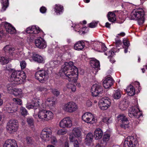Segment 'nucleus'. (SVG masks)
<instances>
[{
  "instance_id": "obj_1",
  "label": "nucleus",
  "mask_w": 147,
  "mask_h": 147,
  "mask_svg": "<svg viewBox=\"0 0 147 147\" xmlns=\"http://www.w3.org/2000/svg\"><path fill=\"white\" fill-rule=\"evenodd\" d=\"M74 63L69 61L65 63L60 71L61 76H65L69 81L76 82L78 77V70L77 68L74 65Z\"/></svg>"
},
{
  "instance_id": "obj_2",
  "label": "nucleus",
  "mask_w": 147,
  "mask_h": 147,
  "mask_svg": "<svg viewBox=\"0 0 147 147\" xmlns=\"http://www.w3.org/2000/svg\"><path fill=\"white\" fill-rule=\"evenodd\" d=\"M26 77L24 71H14L11 75L9 80L12 82H13V83L15 84H19L25 81Z\"/></svg>"
},
{
  "instance_id": "obj_3",
  "label": "nucleus",
  "mask_w": 147,
  "mask_h": 147,
  "mask_svg": "<svg viewBox=\"0 0 147 147\" xmlns=\"http://www.w3.org/2000/svg\"><path fill=\"white\" fill-rule=\"evenodd\" d=\"M144 14L145 13L143 9L141 8H138L131 12V20H137L139 25H141L144 22Z\"/></svg>"
},
{
  "instance_id": "obj_4",
  "label": "nucleus",
  "mask_w": 147,
  "mask_h": 147,
  "mask_svg": "<svg viewBox=\"0 0 147 147\" xmlns=\"http://www.w3.org/2000/svg\"><path fill=\"white\" fill-rule=\"evenodd\" d=\"M45 109L40 107L39 111L38 113L39 118L46 121L53 119L54 117L53 113L50 111L46 110Z\"/></svg>"
},
{
  "instance_id": "obj_5",
  "label": "nucleus",
  "mask_w": 147,
  "mask_h": 147,
  "mask_svg": "<svg viewBox=\"0 0 147 147\" xmlns=\"http://www.w3.org/2000/svg\"><path fill=\"white\" fill-rule=\"evenodd\" d=\"M49 71L44 69L37 71L35 74V78L42 82L47 80L49 78Z\"/></svg>"
},
{
  "instance_id": "obj_6",
  "label": "nucleus",
  "mask_w": 147,
  "mask_h": 147,
  "mask_svg": "<svg viewBox=\"0 0 147 147\" xmlns=\"http://www.w3.org/2000/svg\"><path fill=\"white\" fill-rule=\"evenodd\" d=\"M138 143L136 136H129L125 140L123 147H136Z\"/></svg>"
},
{
  "instance_id": "obj_7",
  "label": "nucleus",
  "mask_w": 147,
  "mask_h": 147,
  "mask_svg": "<svg viewBox=\"0 0 147 147\" xmlns=\"http://www.w3.org/2000/svg\"><path fill=\"white\" fill-rule=\"evenodd\" d=\"M62 109L65 112L72 113L76 111L78 106L75 102L71 101L64 103L62 106Z\"/></svg>"
},
{
  "instance_id": "obj_8",
  "label": "nucleus",
  "mask_w": 147,
  "mask_h": 147,
  "mask_svg": "<svg viewBox=\"0 0 147 147\" xmlns=\"http://www.w3.org/2000/svg\"><path fill=\"white\" fill-rule=\"evenodd\" d=\"M18 123L17 120H11L7 123L6 129L7 132L10 134L16 131L18 129Z\"/></svg>"
},
{
  "instance_id": "obj_9",
  "label": "nucleus",
  "mask_w": 147,
  "mask_h": 147,
  "mask_svg": "<svg viewBox=\"0 0 147 147\" xmlns=\"http://www.w3.org/2000/svg\"><path fill=\"white\" fill-rule=\"evenodd\" d=\"M82 118L84 122L88 123L93 124L96 122L94 116L91 113L88 112L84 113Z\"/></svg>"
},
{
  "instance_id": "obj_10",
  "label": "nucleus",
  "mask_w": 147,
  "mask_h": 147,
  "mask_svg": "<svg viewBox=\"0 0 147 147\" xmlns=\"http://www.w3.org/2000/svg\"><path fill=\"white\" fill-rule=\"evenodd\" d=\"M111 100L108 97H105L101 99L98 102L99 108L102 110H105L110 106Z\"/></svg>"
},
{
  "instance_id": "obj_11",
  "label": "nucleus",
  "mask_w": 147,
  "mask_h": 147,
  "mask_svg": "<svg viewBox=\"0 0 147 147\" xmlns=\"http://www.w3.org/2000/svg\"><path fill=\"white\" fill-rule=\"evenodd\" d=\"M128 115L129 117H134L136 118H139L142 115V113L137 107H133L129 108Z\"/></svg>"
},
{
  "instance_id": "obj_12",
  "label": "nucleus",
  "mask_w": 147,
  "mask_h": 147,
  "mask_svg": "<svg viewBox=\"0 0 147 147\" xmlns=\"http://www.w3.org/2000/svg\"><path fill=\"white\" fill-rule=\"evenodd\" d=\"M52 130L50 128H46L41 131L40 137L44 141H49L52 134Z\"/></svg>"
},
{
  "instance_id": "obj_13",
  "label": "nucleus",
  "mask_w": 147,
  "mask_h": 147,
  "mask_svg": "<svg viewBox=\"0 0 147 147\" xmlns=\"http://www.w3.org/2000/svg\"><path fill=\"white\" fill-rule=\"evenodd\" d=\"M72 125V122L69 117L64 118L61 120L59 123V126L61 128H70Z\"/></svg>"
},
{
  "instance_id": "obj_14",
  "label": "nucleus",
  "mask_w": 147,
  "mask_h": 147,
  "mask_svg": "<svg viewBox=\"0 0 147 147\" xmlns=\"http://www.w3.org/2000/svg\"><path fill=\"white\" fill-rule=\"evenodd\" d=\"M91 91L93 96H96L102 93L103 88L99 84H95L92 86Z\"/></svg>"
},
{
  "instance_id": "obj_15",
  "label": "nucleus",
  "mask_w": 147,
  "mask_h": 147,
  "mask_svg": "<svg viewBox=\"0 0 147 147\" xmlns=\"http://www.w3.org/2000/svg\"><path fill=\"white\" fill-rule=\"evenodd\" d=\"M55 105V102L52 98H48L46 100H42V102L40 107L44 109H46L48 107L50 109H53Z\"/></svg>"
},
{
  "instance_id": "obj_16",
  "label": "nucleus",
  "mask_w": 147,
  "mask_h": 147,
  "mask_svg": "<svg viewBox=\"0 0 147 147\" xmlns=\"http://www.w3.org/2000/svg\"><path fill=\"white\" fill-rule=\"evenodd\" d=\"M35 45L36 47L40 49H44L47 46L46 42L40 37L35 40Z\"/></svg>"
},
{
  "instance_id": "obj_17",
  "label": "nucleus",
  "mask_w": 147,
  "mask_h": 147,
  "mask_svg": "<svg viewBox=\"0 0 147 147\" xmlns=\"http://www.w3.org/2000/svg\"><path fill=\"white\" fill-rule=\"evenodd\" d=\"M114 81L111 76L106 77L103 82V86L105 88H108L111 86Z\"/></svg>"
},
{
  "instance_id": "obj_18",
  "label": "nucleus",
  "mask_w": 147,
  "mask_h": 147,
  "mask_svg": "<svg viewBox=\"0 0 147 147\" xmlns=\"http://www.w3.org/2000/svg\"><path fill=\"white\" fill-rule=\"evenodd\" d=\"M4 26L6 30L8 33L11 34H15L16 33V30L14 27L10 24L5 22Z\"/></svg>"
},
{
  "instance_id": "obj_19",
  "label": "nucleus",
  "mask_w": 147,
  "mask_h": 147,
  "mask_svg": "<svg viewBox=\"0 0 147 147\" xmlns=\"http://www.w3.org/2000/svg\"><path fill=\"white\" fill-rule=\"evenodd\" d=\"M3 147H18L17 142L14 139H9L5 142Z\"/></svg>"
},
{
  "instance_id": "obj_20",
  "label": "nucleus",
  "mask_w": 147,
  "mask_h": 147,
  "mask_svg": "<svg viewBox=\"0 0 147 147\" xmlns=\"http://www.w3.org/2000/svg\"><path fill=\"white\" fill-rule=\"evenodd\" d=\"M12 100L13 102V104L15 106L14 107H12L11 112H15L17 111L18 109V106L17 105H21L22 104V100L18 98H14L12 99Z\"/></svg>"
},
{
  "instance_id": "obj_21",
  "label": "nucleus",
  "mask_w": 147,
  "mask_h": 147,
  "mask_svg": "<svg viewBox=\"0 0 147 147\" xmlns=\"http://www.w3.org/2000/svg\"><path fill=\"white\" fill-rule=\"evenodd\" d=\"M90 65L95 69V72L98 71V69H100V65L99 61L94 58L92 59L90 62Z\"/></svg>"
},
{
  "instance_id": "obj_22",
  "label": "nucleus",
  "mask_w": 147,
  "mask_h": 147,
  "mask_svg": "<svg viewBox=\"0 0 147 147\" xmlns=\"http://www.w3.org/2000/svg\"><path fill=\"white\" fill-rule=\"evenodd\" d=\"M40 32L39 29H38L35 26H32L27 28L26 32L28 34H37Z\"/></svg>"
},
{
  "instance_id": "obj_23",
  "label": "nucleus",
  "mask_w": 147,
  "mask_h": 147,
  "mask_svg": "<svg viewBox=\"0 0 147 147\" xmlns=\"http://www.w3.org/2000/svg\"><path fill=\"white\" fill-rule=\"evenodd\" d=\"M103 136V132L100 128H96L94 132V136L96 140H98L101 138Z\"/></svg>"
},
{
  "instance_id": "obj_24",
  "label": "nucleus",
  "mask_w": 147,
  "mask_h": 147,
  "mask_svg": "<svg viewBox=\"0 0 147 147\" xmlns=\"http://www.w3.org/2000/svg\"><path fill=\"white\" fill-rule=\"evenodd\" d=\"M32 59L35 61L39 63H45V61L43 58L38 54H33L32 57Z\"/></svg>"
},
{
  "instance_id": "obj_25",
  "label": "nucleus",
  "mask_w": 147,
  "mask_h": 147,
  "mask_svg": "<svg viewBox=\"0 0 147 147\" xmlns=\"http://www.w3.org/2000/svg\"><path fill=\"white\" fill-rule=\"evenodd\" d=\"M126 91L129 96H133L135 94V90L134 87L130 85L128 86L126 89Z\"/></svg>"
},
{
  "instance_id": "obj_26",
  "label": "nucleus",
  "mask_w": 147,
  "mask_h": 147,
  "mask_svg": "<svg viewBox=\"0 0 147 147\" xmlns=\"http://www.w3.org/2000/svg\"><path fill=\"white\" fill-rule=\"evenodd\" d=\"M84 47V44L83 42L78 41L75 44L74 48L76 50L80 51L83 49Z\"/></svg>"
},
{
  "instance_id": "obj_27",
  "label": "nucleus",
  "mask_w": 147,
  "mask_h": 147,
  "mask_svg": "<svg viewBox=\"0 0 147 147\" xmlns=\"http://www.w3.org/2000/svg\"><path fill=\"white\" fill-rule=\"evenodd\" d=\"M93 135L91 133H88L86 135V137L85 140V143L88 145L89 146L92 142L93 139Z\"/></svg>"
},
{
  "instance_id": "obj_28",
  "label": "nucleus",
  "mask_w": 147,
  "mask_h": 147,
  "mask_svg": "<svg viewBox=\"0 0 147 147\" xmlns=\"http://www.w3.org/2000/svg\"><path fill=\"white\" fill-rule=\"evenodd\" d=\"M3 50L5 52L8 53L10 55H12V53H15V49L11 47L9 45H7L3 48Z\"/></svg>"
},
{
  "instance_id": "obj_29",
  "label": "nucleus",
  "mask_w": 147,
  "mask_h": 147,
  "mask_svg": "<svg viewBox=\"0 0 147 147\" xmlns=\"http://www.w3.org/2000/svg\"><path fill=\"white\" fill-rule=\"evenodd\" d=\"M55 11L57 15L61 13L63 11V7L62 5L59 4H56L54 8Z\"/></svg>"
},
{
  "instance_id": "obj_30",
  "label": "nucleus",
  "mask_w": 147,
  "mask_h": 147,
  "mask_svg": "<svg viewBox=\"0 0 147 147\" xmlns=\"http://www.w3.org/2000/svg\"><path fill=\"white\" fill-rule=\"evenodd\" d=\"M109 20L111 22H114L116 20V16L114 12H109L107 14Z\"/></svg>"
},
{
  "instance_id": "obj_31",
  "label": "nucleus",
  "mask_w": 147,
  "mask_h": 147,
  "mask_svg": "<svg viewBox=\"0 0 147 147\" xmlns=\"http://www.w3.org/2000/svg\"><path fill=\"white\" fill-rule=\"evenodd\" d=\"M128 107V102L125 100H123L121 101L119 105V108L122 111L126 110Z\"/></svg>"
},
{
  "instance_id": "obj_32",
  "label": "nucleus",
  "mask_w": 147,
  "mask_h": 147,
  "mask_svg": "<svg viewBox=\"0 0 147 147\" xmlns=\"http://www.w3.org/2000/svg\"><path fill=\"white\" fill-rule=\"evenodd\" d=\"M72 133L74 136L77 138L80 137L81 135L80 129L78 128H74L72 130Z\"/></svg>"
},
{
  "instance_id": "obj_33",
  "label": "nucleus",
  "mask_w": 147,
  "mask_h": 147,
  "mask_svg": "<svg viewBox=\"0 0 147 147\" xmlns=\"http://www.w3.org/2000/svg\"><path fill=\"white\" fill-rule=\"evenodd\" d=\"M2 9L1 11H4L9 6L8 0H1Z\"/></svg>"
},
{
  "instance_id": "obj_34",
  "label": "nucleus",
  "mask_w": 147,
  "mask_h": 147,
  "mask_svg": "<svg viewBox=\"0 0 147 147\" xmlns=\"http://www.w3.org/2000/svg\"><path fill=\"white\" fill-rule=\"evenodd\" d=\"M97 47H99L98 51L100 52H105L107 50V48L104 44H98L97 45Z\"/></svg>"
},
{
  "instance_id": "obj_35",
  "label": "nucleus",
  "mask_w": 147,
  "mask_h": 147,
  "mask_svg": "<svg viewBox=\"0 0 147 147\" xmlns=\"http://www.w3.org/2000/svg\"><path fill=\"white\" fill-rule=\"evenodd\" d=\"M112 96L115 99H119L121 96V94L120 91L119 90H115Z\"/></svg>"
},
{
  "instance_id": "obj_36",
  "label": "nucleus",
  "mask_w": 147,
  "mask_h": 147,
  "mask_svg": "<svg viewBox=\"0 0 147 147\" xmlns=\"http://www.w3.org/2000/svg\"><path fill=\"white\" fill-rule=\"evenodd\" d=\"M13 94L15 96H20V97H22L23 96L22 90L20 88H15Z\"/></svg>"
},
{
  "instance_id": "obj_37",
  "label": "nucleus",
  "mask_w": 147,
  "mask_h": 147,
  "mask_svg": "<svg viewBox=\"0 0 147 147\" xmlns=\"http://www.w3.org/2000/svg\"><path fill=\"white\" fill-rule=\"evenodd\" d=\"M13 83H12L8 84L7 86V90L8 92L10 94H13L14 90V87L13 85Z\"/></svg>"
},
{
  "instance_id": "obj_38",
  "label": "nucleus",
  "mask_w": 147,
  "mask_h": 147,
  "mask_svg": "<svg viewBox=\"0 0 147 147\" xmlns=\"http://www.w3.org/2000/svg\"><path fill=\"white\" fill-rule=\"evenodd\" d=\"M110 138V135L108 134H106L103 136V141L105 143V145H103V146H105L106 145L107 142L109 141Z\"/></svg>"
},
{
  "instance_id": "obj_39",
  "label": "nucleus",
  "mask_w": 147,
  "mask_h": 147,
  "mask_svg": "<svg viewBox=\"0 0 147 147\" xmlns=\"http://www.w3.org/2000/svg\"><path fill=\"white\" fill-rule=\"evenodd\" d=\"M67 88L68 89H71L72 92H74L76 90V86L71 84H68L67 85Z\"/></svg>"
},
{
  "instance_id": "obj_40",
  "label": "nucleus",
  "mask_w": 147,
  "mask_h": 147,
  "mask_svg": "<svg viewBox=\"0 0 147 147\" xmlns=\"http://www.w3.org/2000/svg\"><path fill=\"white\" fill-rule=\"evenodd\" d=\"M9 62L8 59L5 58L4 57H0V62L2 65L7 64Z\"/></svg>"
},
{
  "instance_id": "obj_41",
  "label": "nucleus",
  "mask_w": 147,
  "mask_h": 147,
  "mask_svg": "<svg viewBox=\"0 0 147 147\" xmlns=\"http://www.w3.org/2000/svg\"><path fill=\"white\" fill-rule=\"evenodd\" d=\"M26 122L28 125L30 126L34 125V120L32 118L28 117L27 118Z\"/></svg>"
},
{
  "instance_id": "obj_42",
  "label": "nucleus",
  "mask_w": 147,
  "mask_h": 147,
  "mask_svg": "<svg viewBox=\"0 0 147 147\" xmlns=\"http://www.w3.org/2000/svg\"><path fill=\"white\" fill-rule=\"evenodd\" d=\"M20 112L22 115L25 116L28 114L27 111L24 107H21L20 109Z\"/></svg>"
},
{
  "instance_id": "obj_43",
  "label": "nucleus",
  "mask_w": 147,
  "mask_h": 147,
  "mask_svg": "<svg viewBox=\"0 0 147 147\" xmlns=\"http://www.w3.org/2000/svg\"><path fill=\"white\" fill-rule=\"evenodd\" d=\"M67 132V131L66 129H60L57 131V134L59 135H62L66 134Z\"/></svg>"
},
{
  "instance_id": "obj_44",
  "label": "nucleus",
  "mask_w": 147,
  "mask_h": 147,
  "mask_svg": "<svg viewBox=\"0 0 147 147\" xmlns=\"http://www.w3.org/2000/svg\"><path fill=\"white\" fill-rule=\"evenodd\" d=\"M121 127L124 129H126L129 127V123L128 121L123 122L122 124L121 125Z\"/></svg>"
},
{
  "instance_id": "obj_45",
  "label": "nucleus",
  "mask_w": 147,
  "mask_h": 147,
  "mask_svg": "<svg viewBox=\"0 0 147 147\" xmlns=\"http://www.w3.org/2000/svg\"><path fill=\"white\" fill-rule=\"evenodd\" d=\"M117 118H119V119L120 120L123 122L128 121L127 119L123 114H120L117 117Z\"/></svg>"
},
{
  "instance_id": "obj_46",
  "label": "nucleus",
  "mask_w": 147,
  "mask_h": 147,
  "mask_svg": "<svg viewBox=\"0 0 147 147\" xmlns=\"http://www.w3.org/2000/svg\"><path fill=\"white\" fill-rule=\"evenodd\" d=\"M98 22H96L93 21L89 24V27L91 28H94L96 27L97 25Z\"/></svg>"
},
{
  "instance_id": "obj_47",
  "label": "nucleus",
  "mask_w": 147,
  "mask_h": 147,
  "mask_svg": "<svg viewBox=\"0 0 147 147\" xmlns=\"http://www.w3.org/2000/svg\"><path fill=\"white\" fill-rule=\"evenodd\" d=\"M26 63L24 61H22L20 62V66L22 69H24L26 67Z\"/></svg>"
},
{
  "instance_id": "obj_48",
  "label": "nucleus",
  "mask_w": 147,
  "mask_h": 147,
  "mask_svg": "<svg viewBox=\"0 0 147 147\" xmlns=\"http://www.w3.org/2000/svg\"><path fill=\"white\" fill-rule=\"evenodd\" d=\"M59 63V61L57 60L53 61L51 62L50 65L52 67L55 66L56 65L58 64Z\"/></svg>"
},
{
  "instance_id": "obj_49",
  "label": "nucleus",
  "mask_w": 147,
  "mask_h": 147,
  "mask_svg": "<svg viewBox=\"0 0 147 147\" xmlns=\"http://www.w3.org/2000/svg\"><path fill=\"white\" fill-rule=\"evenodd\" d=\"M123 44L126 47H128L130 45L129 41L127 39H124L123 40Z\"/></svg>"
},
{
  "instance_id": "obj_50",
  "label": "nucleus",
  "mask_w": 147,
  "mask_h": 147,
  "mask_svg": "<svg viewBox=\"0 0 147 147\" xmlns=\"http://www.w3.org/2000/svg\"><path fill=\"white\" fill-rule=\"evenodd\" d=\"M51 142L52 144L55 145L57 142V140L56 137L52 136L51 138Z\"/></svg>"
},
{
  "instance_id": "obj_51",
  "label": "nucleus",
  "mask_w": 147,
  "mask_h": 147,
  "mask_svg": "<svg viewBox=\"0 0 147 147\" xmlns=\"http://www.w3.org/2000/svg\"><path fill=\"white\" fill-rule=\"evenodd\" d=\"M52 93L55 96H57L60 94L59 92L56 89H53L52 90Z\"/></svg>"
},
{
  "instance_id": "obj_52",
  "label": "nucleus",
  "mask_w": 147,
  "mask_h": 147,
  "mask_svg": "<svg viewBox=\"0 0 147 147\" xmlns=\"http://www.w3.org/2000/svg\"><path fill=\"white\" fill-rule=\"evenodd\" d=\"M39 101L38 100L34 102L33 105L34 107V109H37V107H38L39 105Z\"/></svg>"
},
{
  "instance_id": "obj_53",
  "label": "nucleus",
  "mask_w": 147,
  "mask_h": 147,
  "mask_svg": "<svg viewBox=\"0 0 147 147\" xmlns=\"http://www.w3.org/2000/svg\"><path fill=\"white\" fill-rule=\"evenodd\" d=\"M105 54L106 55L108 56L109 57H112L114 55V52L111 50L109 51L108 53H105Z\"/></svg>"
},
{
  "instance_id": "obj_54",
  "label": "nucleus",
  "mask_w": 147,
  "mask_h": 147,
  "mask_svg": "<svg viewBox=\"0 0 147 147\" xmlns=\"http://www.w3.org/2000/svg\"><path fill=\"white\" fill-rule=\"evenodd\" d=\"M86 28L83 27L81 28L78 32L80 34H84L85 33V31Z\"/></svg>"
},
{
  "instance_id": "obj_55",
  "label": "nucleus",
  "mask_w": 147,
  "mask_h": 147,
  "mask_svg": "<svg viewBox=\"0 0 147 147\" xmlns=\"http://www.w3.org/2000/svg\"><path fill=\"white\" fill-rule=\"evenodd\" d=\"M115 42L117 47L119 46L122 43L121 41L119 39H115Z\"/></svg>"
},
{
  "instance_id": "obj_56",
  "label": "nucleus",
  "mask_w": 147,
  "mask_h": 147,
  "mask_svg": "<svg viewBox=\"0 0 147 147\" xmlns=\"http://www.w3.org/2000/svg\"><path fill=\"white\" fill-rule=\"evenodd\" d=\"M134 84L136 87L138 88V91H140V90L141 89V87L140 86V84L139 82L137 81H135L134 82Z\"/></svg>"
},
{
  "instance_id": "obj_57",
  "label": "nucleus",
  "mask_w": 147,
  "mask_h": 147,
  "mask_svg": "<svg viewBox=\"0 0 147 147\" xmlns=\"http://www.w3.org/2000/svg\"><path fill=\"white\" fill-rule=\"evenodd\" d=\"M47 10L46 8L44 6L41 7L40 9V12L43 13H46Z\"/></svg>"
},
{
  "instance_id": "obj_58",
  "label": "nucleus",
  "mask_w": 147,
  "mask_h": 147,
  "mask_svg": "<svg viewBox=\"0 0 147 147\" xmlns=\"http://www.w3.org/2000/svg\"><path fill=\"white\" fill-rule=\"evenodd\" d=\"M11 65H7L6 66L5 70L9 71H12L13 70V69L11 68Z\"/></svg>"
},
{
  "instance_id": "obj_59",
  "label": "nucleus",
  "mask_w": 147,
  "mask_h": 147,
  "mask_svg": "<svg viewBox=\"0 0 147 147\" xmlns=\"http://www.w3.org/2000/svg\"><path fill=\"white\" fill-rule=\"evenodd\" d=\"M47 89L46 88L41 87L39 88V90L42 92H44L47 91Z\"/></svg>"
},
{
  "instance_id": "obj_60",
  "label": "nucleus",
  "mask_w": 147,
  "mask_h": 147,
  "mask_svg": "<svg viewBox=\"0 0 147 147\" xmlns=\"http://www.w3.org/2000/svg\"><path fill=\"white\" fill-rule=\"evenodd\" d=\"M26 141L28 144H30L32 142V140L31 138L27 137L26 139Z\"/></svg>"
},
{
  "instance_id": "obj_61",
  "label": "nucleus",
  "mask_w": 147,
  "mask_h": 147,
  "mask_svg": "<svg viewBox=\"0 0 147 147\" xmlns=\"http://www.w3.org/2000/svg\"><path fill=\"white\" fill-rule=\"evenodd\" d=\"M74 147H79V144L77 140L74 141Z\"/></svg>"
},
{
  "instance_id": "obj_62",
  "label": "nucleus",
  "mask_w": 147,
  "mask_h": 147,
  "mask_svg": "<svg viewBox=\"0 0 147 147\" xmlns=\"http://www.w3.org/2000/svg\"><path fill=\"white\" fill-rule=\"evenodd\" d=\"M102 120L104 122L108 123L109 122V119L108 117H105L102 119Z\"/></svg>"
},
{
  "instance_id": "obj_63",
  "label": "nucleus",
  "mask_w": 147,
  "mask_h": 147,
  "mask_svg": "<svg viewBox=\"0 0 147 147\" xmlns=\"http://www.w3.org/2000/svg\"><path fill=\"white\" fill-rule=\"evenodd\" d=\"M5 36V34L3 33V30L0 31V39L2 38H4Z\"/></svg>"
},
{
  "instance_id": "obj_64",
  "label": "nucleus",
  "mask_w": 147,
  "mask_h": 147,
  "mask_svg": "<svg viewBox=\"0 0 147 147\" xmlns=\"http://www.w3.org/2000/svg\"><path fill=\"white\" fill-rule=\"evenodd\" d=\"M69 140L70 141L72 142H74V141L75 140L74 139V137L72 135H70V136L69 137Z\"/></svg>"
}]
</instances>
